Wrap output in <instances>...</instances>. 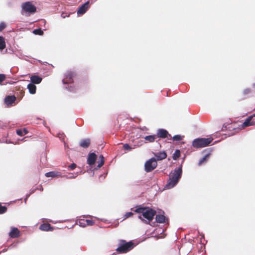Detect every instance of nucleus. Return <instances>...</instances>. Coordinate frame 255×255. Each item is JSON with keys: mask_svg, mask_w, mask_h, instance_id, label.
<instances>
[{"mask_svg": "<svg viewBox=\"0 0 255 255\" xmlns=\"http://www.w3.org/2000/svg\"><path fill=\"white\" fill-rule=\"evenodd\" d=\"M155 156L158 160H161L166 158L167 154L165 152L161 151L157 153Z\"/></svg>", "mask_w": 255, "mask_h": 255, "instance_id": "obj_16", "label": "nucleus"}, {"mask_svg": "<svg viewBox=\"0 0 255 255\" xmlns=\"http://www.w3.org/2000/svg\"><path fill=\"white\" fill-rule=\"evenodd\" d=\"M76 167V164L75 163H72L69 166V167L71 169H74L75 168V167Z\"/></svg>", "mask_w": 255, "mask_h": 255, "instance_id": "obj_39", "label": "nucleus"}, {"mask_svg": "<svg viewBox=\"0 0 255 255\" xmlns=\"http://www.w3.org/2000/svg\"><path fill=\"white\" fill-rule=\"evenodd\" d=\"M134 212L137 213H142V216L147 220L148 222L152 221L156 214V211L149 208H138L135 209Z\"/></svg>", "mask_w": 255, "mask_h": 255, "instance_id": "obj_2", "label": "nucleus"}, {"mask_svg": "<svg viewBox=\"0 0 255 255\" xmlns=\"http://www.w3.org/2000/svg\"><path fill=\"white\" fill-rule=\"evenodd\" d=\"M86 222L85 219H80L79 221V225L80 227H85L87 226V224H86Z\"/></svg>", "mask_w": 255, "mask_h": 255, "instance_id": "obj_26", "label": "nucleus"}, {"mask_svg": "<svg viewBox=\"0 0 255 255\" xmlns=\"http://www.w3.org/2000/svg\"><path fill=\"white\" fill-rule=\"evenodd\" d=\"M40 230L44 231H52L53 228L51 227L49 224H42L39 227Z\"/></svg>", "mask_w": 255, "mask_h": 255, "instance_id": "obj_15", "label": "nucleus"}, {"mask_svg": "<svg viewBox=\"0 0 255 255\" xmlns=\"http://www.w3.org/2000/svg\"><path fill=\"white\" fill-rule=\"evenodd\" d=\"M155 220L157 223H163L165 222V216L161 214L157 215Z\"/></svg>", "mask_w": 255, "mask_h": 255, "instance_id": "obj_20", "label": "nucleus"}, {"mask_svg": "<svg viewBox=\"0 0 255 255\" xmlns=\"http://www.w3.org/2000/svg\"><path fill=\"white\" fill-rule=\"evenodd\" d=\"M156 138L155 135H150L146 136L144 137V139L145 140L149 141V142H153L155 140Z\"/></svg>", "mask_w": 255, "mask_h": 255, "instance_id": "obj_23", "label": "nucleus"}, {"mask_svg": "<svg viewBox=\"0 0 255 255\" xmlns=\"http://www.w3.org/2000/svg\"><path fill=\"white\" fill-rule=\"evenodd\" d=\"M27 89H28L29 92L31 94H34L36 92V87L34 84L31 83H30L28 84Z\"/></svg>", "mask_w": 255, "mask_h": 255, "instance_id": "obj_18", "label": "nucleus"}, {"mask_svg": "<svg viewBox=\"0 0 255 255\" xmlns=\"http://www.w3.org/2000/svg\"><path fill=\"white\" fill-rule=\"evenodd\" d=\"M24 132V134H26L27 133V131L26 129H24L23 131V132Z\"/></svg>", "mask_w": 255, "mask_h": 255, "instance_id": "obj_41", "label": "nucleus"}, {"mask_svg": "<svg viewBox=\"0 0 255 255\" xmlns=\"http://www.w3.org/2000/svg\"><path fill=\"white\" fill-rule=\"evenodd\" d=\"M104 157L102 155L99 156V160L98 162V168L101 167L104 163Z\"/></svg>", "mask_w": 255, "mask_h": 255, "instance_id": "obj_21", "label": "nucleus"}, {"mask_svg": "<svg viewBox=\"0 0 255 255\" xmlns=\"http://www.w3.org/2000/svg\"><path fill=\"white\" fill-rule=\"evenodd\" d=\"M123 147L125 149L127 150H130L132 149V148L128 143L124 144Z\"/></svg>", "mask_w": 255, "mask_h": 255, "instance_id": "obj_32", "label": "nucleus"}, {"mask_svg": "<svg viewBox=\"0 0 255 255\" xmlns=\"http://www.w3.org/2000/svg\"><path fill=\"white\" fill-rule=\"evenodd\" d=\"M69 16V14H67V13H65V12H63L61 14V16L63 18L68 17Z\"/></svg>", "mask_w": 255, "mask_h": 255, "instance_id": "obj_38", "label": "nucleus"}, {"mask_svg": "<svg viewBox=\"0 0 255 255\" xmlns=\"http://www.w3.org/2000/svg\"><path fill=\"white\" fill-rule=\"evenodd\" d=\"M213 140L212 137L197 138L192 142V146L195 148H202L208 146Z\"/></svg>", "mask_w": 255, "mask_h": 255, "instance_id": "obj_3", "label": "nucleus"}, {"mask_svg": "<svg viewBox=\"0 0 255 255\" xmlns=\"http://www.w3.org/2000/svg\"><path fill=\"white\" fill-rule=\"evenodd\" d=\"M21 13L24 15H28L34 13L36 11V6L32 4L31 1H26L21 4Z\"/></svg>", "mask_w": 255, "mask_h": 255, "instance_id": "obj_4", "label": "nucleus"}, {"mask_svg": "<svg viewBox=\"0 0 255 255\" xmlns=\"http://www.w3.org/2000/svg\"><path fill=\"white\" fill-rule=\"evenodd\" d=\"M5 47V43L3 37L0 36V50H3Z\"/></svg>", "mask_w": 255, "mask_h": 255, "instance_id": "obj_22", "label": "nucleus"}, {"mask_svg": "<svg viewBox=\"0 0 255 255\" xmlns=\"http://www.w3.org/2000/svg\"><path fill=\"white\" fill-rule=\"evenodd\" d=\"M16 97L13 96H7L4 99V103L8 106H11L15 102Z\"/></svg>", "mask_w": 255, "mask_h": 255, "instance_id": "obj_10", "label": "nucleus"}, {"mask_svg": "<svg viewBox=\"0 0 255 255\" xmlns=\"http://www.w3.org/2000/svg\"><path fill=\"white\" fill-rule=\"evenodd\" d=\"M253 86L254 87H255V83H254V84H253Z\"/></svg>", "mask_w": 255, "mask_h": 255, "instance_id": "obj_43", "label": "nucleus"}, {"mask_svg": "<svg viewBox=\"0 0 255 255\" xmlns=\"http://www.w3.org/2000/svg\"><path fill=\"white\" fill-rule=\"evenodd\" d=\"M65 88L69 91H71V92H73V91H74V88L73 87L70 86H68V87H65Z\"/></svg>", "mask_w": 255, "mask_h": 255, "instance_id": "obj_35", "label": "nucleus"}, {"mask_svg": "<svg viewBox=\"0 0 255 255\" xmlns=\"http://www.w3.org/2000/svg\"><path fill=\"white\" fill-rule=\"evenodd\" d=\"M254 116V118H255V114L254 115H253Z\"/></svg>", "mask_w": 255, "mask_h": 255, "instance_id": "obj_44", "label": "nucleus"}, {"mask_svg": "<svg viewBox=\"0 0 255 255\" xmlns=\"http://www.w3.org/2000/svg\"><path fill=\"white\" fill-rule=\"evenodd\" d=\"M157 165L156 160L152 157L147 161L144 164V170L146 172H149L154 170Z\"/></svg>", "mask_w": 255, "mask_h": 255, "instance_id": "obj_6", "label": "nucleus"}, {"mask_svg": "<svg viewBox=\"0 0 255 255\" xmlns=\"http://www.w3.org/2000/svg\"><path fill=\"white\" fill-rule=\"evenodd\" d=\"M45 175L47 177H54L60 176V173L56 171H50L46 173Z\"/></svg>", "mask_w": 255, "mask_h": 255, "instance_id": "obj_19", "label": "nucleus"}, {"mask_svg": "<svg viewBox=\"0 0 255 255\" xmlns=\"http://www.w3.org/2000/svg\"><path fill=\"white\" fill-rule=\"evenodd\" d=\"M134 247V245L131 242H126L122 240L120 243V246L116 250L120 253H125L132 250Z\"/></svg>", "mask_w": 255, "mask_h": 255, "instance_id": "obj_5", "label": "nucleus"}, {"mask_svg": "<svg viewBox=\"0 0 255 255\" xmlns=\"http://www.w3.org/2000/svg\"><path fill=\"white\" fill-rule=\"evenodd\" d=\"M251 92V90L250 88H247L245 89L243 91V94L244 95H247Z\"/></svg>", "mask_w": 255, "mask_h": 255, "instance_id": "obj_33", "label": "nucleus"}, {"mask_svg": "<svg viewBox=\"0 0 255 255\" xmlns=\"http://www.w3.org/2000/svg\"><path fill=\"white\" fill-rule=\"evenodd\" d=\"M138 218L140 219L141 220H143V219L142 218V217L141 215L138 216Z\"/></svg>", "mask_w": 255, "mask_h": 255, "instance_id": "obj_42", "label": "nucleus"}, {"mask_svg": "<svg viewBox=\"0 0 255 255\" xmlns=\"http://www.w3.org/2000/svg\"><path fill=\"white\" fill-rule=\"evenodd\" d=\"M133 215V213L132 212H129L126 213L124 215V220L126 219L127 218L130 217Z\"/></svg>", "mask_w": 255, "mask_h": 255, "instance_id": "obj_30", "label": "nucleus"}, {"mask_svg": "<svg viewBox=\"0 0 255 255\" xmlns=\"http://www.w3.org/2000/svg\"><path fill=\"white\" fill-rule=\"evenodd\" d=\"M173 139L174 141H179L182 139V136L180 135H175L173 137Z\"/></svg>", "mask_w": 255, "mask_h": 255, "instance_id": "obj_29", "label": "nucleus"}, {"mask_svg": "<svg viewBox=\"0 0 255 255\" xmlns=\"http://www.w3.org/2000/svg\"><path fill=\"white\" fill-rule=\"evenodd\" d=\"M254 118V115H252L248 117L245 121L242 124V128H245L246 127L253 126L255 124V121L253 119Z\"/></svg>", "mask_w": 255, "mask_h": 255, "instance_id": "obj_8", "label": "nucleus"}, {"mask_svg": "<svg viewBox=\"0 0 255 255\" xmlns=\"http://www.w3.org/2000/svg\"><path fill=\"white\" fill-rule=\"evenodd\" d=\"M157 136L161 138H165L168 134V131L164 129H159L157 132Z\"/></svg>", "mask_w": 255, "mask_h": 255, "instance_id": "obj_14", "label": "nucleus"}, {"mask_svg": "<svg viewBox=\"0 0 255 255\" xmlns=\"http://www.w3.org/2000/svg\"><path fill=\"white\" fill-rule=\"evenodd\" d=\"M209 154H206L203 158H202L199 161L198 165H201L204 162L206 161L209 157Z\"/></svg>", "mask_w": 255, "mask_h": 255, "instance_id": "obj_25", "label": "nucleus"}, {"mask_svg": "<svg viewBox=\"0 0 255 255\" xmlns=\"http://www.w3.org/2000/svg\"><path fill=\"white\" fill-rule=\"evenodd\" d=\"M5 78V75L4 74H0V82H2Z\"/></svg>", "mask_w": 255, "mask_h": 255, "instance_id": "obj_37", "label": "nucleus"}, {"mask_svg": "<svg viewBox=\"0 0 255 255\" xmlns=\"http://www.w3.org/2000/svg\"><path fill=\"white\" fill-rule=\"evenodd\" d=\"M89 2L86 1L85 3L82 4L78 9L77 11V14L78 15L84 14L87 10L89 7Z\"/></svg>", "mask_w": 255, "mask_h": 255, "instance_id": "obj_9", "label": "nucleus"}, {"mask_svg": "<svg viewBox=\"0 0 255 255\" xmlns=\"http://www.w3.org/2000/svg\"><path fill=\"white\" fill-rule=\"evenodd\" d=\"M86 221V224H87V226H92L94 224V222L93 220H85Z\"/></svg>", "mask_w": 255, "mask_h": 255, "instance_id": "obj_31", "label": "nucleus"}, {"mask_svg": "<svg viewBox=\"0 0 255 255\" xmlns=\"http://www.w3.org/2000/svg\"><path fill=\"white\" fill-rule=\"evenodd\" d=\"M31 83L33 84H38L42 81V78L37 75H32L30 77Z\"/></svg>", "mask_w": 255, "mask_h": 255, "instance_id": "obj_13", "label": "nucleus"}, {"mask_svg": "<svg viewBox=\"0 0 255 255\" xmlns=\"http://www.w3.org/2000/svg\"><path fill=\"white\" fill-rule=\"evenodd\" d=\"M180 156V151L179 149H176L173 154V160H177Z\"/></svg>", "mask_w": 255, "mask_h": 255, "instance_id": "obj_24", "label": "nucleus"}, {"mask_svg": "<svg viewBox=\"0 0 255 255\" xmlns=\"http://www.w3.org/2000/svg\"><path fill=\"white\" fill-rule=\"evenodd\" d=\"M77 173H76L75 174V175H70V176H66V177L67 178H68V179H72V178H75L76 177H77Z\"/></svg>", "mask_w": 255, "mask_h": 255, "instance_id": "obj_40", "label": "nucleus"}, {"mask_svg": "<svg viewBox=\"0 0 255 255\" xmlns=\"http://www.w3.org/2000/svg\"><path fill=\"white\" fill-rule=\"evenodd\" d=\"M16 133L19 135V136H22L23 135V130H22L21 129H17L16 130Z\"/></svg>", "mask_w": 255, "mask_h": 255, "instance_id": "obj_36", "label": "nucleus"}, {"mask_svg": "<svg viewBox=\"0 0 255 255\" xmlns=\"http://www.w3.org/2000/svg\"><path fill=\"white\" fill-rule=\"evenodd\" d=\"M182 173V165L178 168H176L172 171L169 175V180L165 188L170 189L174 187L181 178Z\"/></svg>", "mask_w": 255, "mask_h": 255, "instance_id": "obj_1", "label": "nucleus"}, {"mask_svg": "<svg viewBox=\"0 0 255 255\" xmlns=\"http://www.w3.org/2000/svg\"><path fill=\"white\" fill-rule=\"evenodd\" d=\"M19 231L16 228H11V230L9 233V236L12 238H15L19 236Z\"/></svg>", "mask_w": 255, "mask_h": 255, "instance_id": "obj_12", "label": "nucleus"}, {"mask_svg": "<svg viewBox=\"0 0 255 255\" xmlns=\"http://www.w3.org/2000/svg\"><path fill=\"white\" fill-rule=\"evenodd\" d=\"M5 27V24L4 22L0 23V31H2Z\"/></svg>", "mask_w": 255, "mask_h": 255, "instance_id": "obj_34", "label": "nucleus"}, {"mask_svg": "<svg viewBox=\"0 0 255 255\" xmlns=\"http://www.w3.org/2000/svg\"><path fill=\"white\" fill-rule=\"evenodd\" d=\"M90 144V140L88 138L82 140L80 143V146L84 148H87Z\"/></svg>", "mask_w": 255, "mask_h": 255, "instance_id": "obj_17", "label": "nucleus"}, {"mask_svg": "<svg viewBox=\"0 0 255 255\" xmlns=\"http://www.w3.org/2000/svg\"><path fill=\"white\" fill-rule=\"evenodd\" d=\"M97 158L96 154L93 152L89 154L87 159V163L90 165H92L95 164V161Z\"/></svg>", "mask_w": 255, "mask_h": 255, "instance_id": "obj_11", "label": "nucleus"}, {"mask_svg": "<svg viewBox=\"0 0 255 255\" xmlns=\"http://www.w3.org/2000/svg\"><path fill=\"white\" fill-rule=\"evenodd\" d=\"M33 32L35 34L39 35H41L43 33V31L40 28L34 29L33 31Z\"/></svg>", "mask_w": 255, "mask_h": 255, "instance_id": "obj_27", "label": "nucleus"}, {"mask_svg": "<svg viewBox=\"0 0 255 255\" xmlns=\"http://www.w3.org/2000/svg\"><path fill=\"white\" fill-rule=\"evenodd\" d=\"M6 207L4 206H1L0 204V214H3L6 212Z\"/></svg>", "mask_w": 255, "mask_h": 255, "instance_id": "obj_28", "label": "nucleus"}, {"mask_svg": "<svg viewBox=\"0 0 255 255\" xmlns=\"http://www.w3.org/2000/svg\"><path fill=\"white\" fill-rule=\"evenodd\" d=\"M74 73L72 72H67L64 75V78L62 80L63 84L71 83L73 82Z\"/></svg>", "mask_w": 255, "mask_h": 255, "instance_id": "obj_7", "label": "nucleus"}]
</instances>
